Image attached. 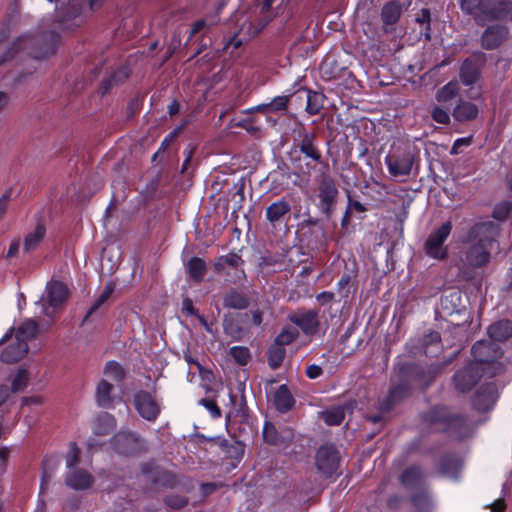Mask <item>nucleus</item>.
Segmentation results:
<instances>
[{
  "label": "nucleus",
  "mask_w": 512,
  "mask_h": 512,
  "mask_svg": "<svg viewBox=\"0 0 512 512\" xmlns=\"http://www.w3.org/2000/svg\"><path fill=\"white\" fill-rule=\"evenodd\" d=\"M499 234V227L493 221H480L468 230L467 244L462 259L468 269H480L489 264L491 252Z\"/></svg>",
  "instance_id": "nucleus-1"
},
{
  "label": "nucleus",
  "mask_w": 512,
  "mask_h": 512,
  "mask_svg": "<svg viewBox=\"0 0 512 512\" xmlns=\"http://www.w3.org/2000/svg\"><path fill=\"white\" fill-rule=\"evenodd\" d=\"M424 422L436 431L447 433L455 439L469 437L474 430L471 421L463 414L446 407H433L423 415Z\"/></svg>",
  "instance_id": "nucleus-2"
},
{
  "label": "nucleus",
  "mask_w": 512,
  "mask_h": 512,
  "mask_svg": "<svg viewBox=\"0 0 512 512\" xmlns=\"http://www.w3.org/2000/svg\"><path fill=\"white\" fill-rule=\"evenodd\" d=\"M299 143H295L289 152V159L294 169L302 175L310 176L318 164L322 163V154L316 144L314 132L303 126L298 130Z\"/></svg>",
  "instance_id": "nucleus-3"
},
{
  "label": "nucleus",
  "mask_w": 512,
  "mask_h": 512,
  "mask_svg": "<svg viewBox=\"0 0 512 512\" xmlns=\"http://www.w3.org/2000/svg\"><path fill=\"white\" fill-rule=\"evenodd\" d=\"M283 0H263L259 15L244 16L240 24V31L248 38L255 37L277 15V9Z\"/></svg>",
  "instance_id": "nucleus-4"
},
{
  "label": "nucleus",
  "mask_w": 512,
  "mask_h": 512,
  "mask_svg": "<svg viewBox=\"0 0 512 512\" xmlns=\"http://www.w3.org/2000/svg\"><path fill=\"white\" fill-rule=\"evenodd\" d=\"M415 154L408 145L393 147L392 151L385 157L390 175L393 177L408 176L413 167Z\"/></svg>",
  "instance_id": "nucleus-5"
},
{
  "label": "nucleus",
  "mask_w": 512,
  "mask_h": 512,
  "mask_svg": "<svg viewBox=\"0 0 512 512\" xmlns=\"http://www.w3.org/2000/svg\"><path fill=\"white\" fill-rule=\"evenodd\" d=\"M452 231V223L446 221L434 229L424 242L425 254L436 260H444L447 257L448 248L444 245Z\"/></svg>",
  "instance_id": "nucleus-6"
},
{
  "label": "nucleus",
  "mask_w": 512,
  "mask_h": 512,
  "mask_svg": "<svg viewBox=\"0 0 512 512\" xmlns=\"http://www.w3.org/2000/svg\"><path fill=\"white\" fill-rule=\"evenodd\" d=\"M338 194L339 192L335 181L329 175L323 174L319 182L318 198L319 208L327 217H329L334 210Z\"/></svg>",
  "instance_id": "nucleus-7"
},
{
  "label": "nucleus",
  "mask_w": 512,
  "mask_h": 512,
  "mask_svg": "<svg viewBox=\"0 0 512 512\" xmlns=\"http://www.w3.org/2000/svg\"><path fill=\"white\" fill-rule=\"evenodd\" d=\"M68 298V288L59 281H52L46 287V300L42 303L43 313L52 318L55 310Z\"/></svg>",
  "instance_id": "nucleus-8"
},
{
  "label": "nucleus",
  "mask_w": 512,
  "mask_h": 512,
  "mask_svg": "<svg viewBox=\"0 0 512 512\" xmlns=\"http://www.w3.org/2000/svg\"><path fill=\"white\" fill-rule=\"evenodd\" d=\"M340 457L333 445L321 446L315 456L317 469L327 477L337 474Z\"/></svg>",
  "instance_id": "nucleus-9"
},
{
  "label": "nucleus",
  "mask_w": 512,
  "mask_h": 512,
  "mask_svg": "<svg viewBox=\"0 0 512 512\" xmlns=\"http://www.w3.org/2000/svg\"><path fill=\"white\" fill-rule=\"evenodd\" d=\"M512 12L511 0H485L480 25L487 22L499 21Z\"/></svg>",
  "instance_id": "nucleus-10"
},
{
  "label": "nucleus",
  "mask_w": 512,
  "mask_h": 512,
  "mask_svg": "<svg viewBox=\"0 0 512 512\" xmlns=\"http://www.w3.org/2000/svg\"><path fill=\"white\" fill-rule=\"evenodd\" d=\"M289 320L307 336L315 335L320 329L319 312L316 310H298L289 316Z\"/></svg>",
  "instance_id": "nucleus-11"
},
{
  "label": "nucleus",
  "mask_w": 512,
  "mask_h": 512,
  "mask_svg": "<svg viewBox=\"0 0 512 512\" xmlns=\"http://www.w3.org/2000/svg\"><path fill=\"white\" fill-rule=\"evenodd\" d=\"M134 406L138 413L148 421H154L160 414V406L147 391L141 390L134 395Z\"/></svg>",
  "instance_id": "nucleus-12"
},
{
  "label": "nucleus",
  "mask_w": 512,
  "mask_h": 512,
  "mask_svg": "<svg viewBox=\"0 0 512 512\" xmlns=\"http://www.w3.org/2000/svg\"><path fill=\"white\" fill-rule=\"evenodd\" d=\"M480 374L475 364L470 363L457 371L453 377L455 388L460 392L470 391L478 382Z\"/></svg>",
  "instance_id": "nucleus-13"
},
{
  "label": "nucleus",
  "mask_w": 512,
  "mask_h": 512,
  "mask_svg": "<svg viewBox=\"0 0 512 512\" xmlns=\"http://www.w3.org/2000/svg\"><path fill=\"white\" fill-rule=\"evenodd\" d=\"M426 473L419 465H411L403 470L399 476V481L406 489L418 490L421 487H428L425 483Z\"/></svg>",
  "instance_id": "nucleus-14"
},
{
  "label": "nucleus",
  "mask_w": 512,
  "mask_h": 512,
  "mask_svg": "<svg viewBox=\"0 0 512 512\" xmlns=\"http://www.w3.org/2000/svg\"><path fill=\"white\" fill-rule=\"evenodd\" d=\"M497 400V389L493 383H486L479 387L473 397V407L481 412L490 410Z\"/></svg>",
  "instance_id": "nucleus-15"
},
{
  "label": "nucleus",
  "mask_w": 512,
  "mask_h": 512,
  "mask_svg": "<svg viewBox=\"0 0 512 512\" xmlns=\"http://www.w3.org/2000/svg\"><path fill=\"white\" fill-rule=\"evenodd\" d=\"M474 360L478 363H490L500 357L499 346L491 341H477L471 349Z\"/></svg>",
  "instance_id": "nucleus-16"
},
{
  "label": "nucleus",
  "mask_w": 512,
  "mask_h": 512,
  "mask_svg": "<svg viewBox=\"0 0 512 512\" xmlns=\"http://www.w3.org/2000/svg\"><path fill=\"white\" fill-rule=\"evenodd\" d=\"M262 434L264 441L271 445L287 444L294 438V433L290 428L284 427L278 430L275 425L270 422H265Z\"/></svg>",
  "instance_id": "nucleus-17"
},
{
  "label": "nucleus",
  "mask_w": 512,
  "mask_h": 512,
  "mask_svg": "<svg viewBox=\"0 0 512 512\" xmlns=\"http://www.w3.org/2000/svg\"><path fill=\"white\" fill-rule=\"evenodd\" d=\"M508 29L501 25H492L484 30L481 36L482 47L493 50L499 47L507 38Z\"/></svg>",
  "instance_id": "nucleus-18"
},
{
  "label": "nucleus",
  "mask_w": 512,
  "mask_h": 512,
  "mask_svg": "<svg viewBox=\"0 0 512 512\" xmlns=\"http://www.w3.org/2000/svg\"><path fill=\"white\" fill-rule=\"evenodd\" d=\"M401 14L402 7L397 1H390L384 4L380 16L385 33H391L395 30V25L399 21Z\"/></svg>",
  "instance_id": "nucleus-19"
},
{
  "label": "nucleus",
  "mask_w": 512,
  "mask_h": 512,
  "mask_svg": "<svg viewBox=\"0 0 512 512\" xmlns=\"http://www.w3.org/2000/svg\"><path fill=\"white\" fill-rule=\"evenodd\" d=\"M93 482V476L85 469H72L65 475V484L74 490L89 489Z\"/></svg>",
  "instance_id": "nucleus-20"
},
{
  "label": "nucleus",
  "mask_w": 512,
  "mask_h": 512,
  "mask_svg": "<svg viewBox=\"0 0 512 512\" xmlns=\"http://www.w3.org/2000/svg\"><path fill=\"white\" fill-rule=\"evenodd\" d=\"M478 114V107L474 103L463 99L458 100L452 112L454 119L461 123L476 119Z\"/></svg>",
  "instance_id": "nucleus-21"
},
{
  "label": "nucleus",
  "mask_w": 512,
  "mask_h": 512,
  "mask_svg": "<svg viewBox=\"0 0 512 512\" xmlns=\"http://www.w3.org/2000/svg\"><path fill=\"white\" fill-rule=\"evenodd\" d=\"M409 500L416 512H431L433 509L432 496L428 487H421L411 493Z\"/></svg>",
  "instance_id": "nucleus-22"
},
{
  "label": "nucleus",
  "mask_w": 512,
  "mask_h": 512,
  "mask_svg": "<svg viewBox=\"0 0 512 512\" xmlns=\"http://www.w3.org/2000/svg\"><path fill=\"white\" fill-rule=\"evenodd\" d=\"M481 76L479 65L471 60L465 59L460 67L459 77L460 81L464 86H472L475 84Z\"/></svg>",
  "instance_id": "nucleus-23"
},
{
  "label": "nucleus",
  "mask_w": 512,
  "mask_h": 512,
  "mask_svg": "<svg viewBox=\"0 0 512 512\" xmlns=\"http://www.w3.org/2000/svg\"><path fill=\"white\" fill-rule=\"evenodd\" d=\"M410 390L411 387L407 383H400L391 387L386 399L381 404V410L389 411L396 403L408 397Z\"/></svg>",
  "instance_id": "nucleus-24"
},
{
  "label": "nucleus",
  "mask_w": 512,
  "mask_h": 512,
  "mask_svg": "<svg viewBox=\"0 0 512 512\" xmlns=\"http://www.w3.org/2000/svg\"><path fill=\"white\" fill-rule=\"evenodd\" d=\"M250 304L248 296L237 289H230L223 296V306L225 308L244 310Z\"/></svg>",
  "instance_id": "nucleus-25"
},
{
  "label": "nucleus",
  "mask_w": 512,
  "mask_h": 512,
  "mask_svg": "<svg viewBox=\"0 0 512 512\" xmlns=\"http://www.w3.org/2000/svg\"><path fill=\"white\" fill-rule=\"evenodd\" d=\"M488 335L491 342H502L512 336V322L507 319L500 320L488 327Z\"/></svg>",
  "instance_id": "nucleus-26"
},
{
  "label": "nucleus",
  "mask_w": 512,
  "mask_h": 512,
  "mask_svg": "<svg viewBox=\"0 0 512 512\" xmlns=\"http://www.w3.org/2000/svg\"><path fill=\"white\" fill-rule=\"evenodd\" d=\"M28 344L25 342L11 343L1 353V360L5 363H14L22 359L28 352Z\"/></svg>",
  "instance_id": "nucleus-27"
},
{
  "label": "nucleus",
  "mask_w": 512,
  "mask_h": 512,
  "mask_svg": "<svg viewBox=\"0 0 512 512\" xmlns=\"http://www.w3.org/2000/svg\"><path fill=\"white\" fill-rule=\"evenodd\" d=\"M136 436L128 432H120L112 439L114 449L121 454H130L136 445Z\"/></svg>",
  "instance_id": "nucleus-28"
},
{
  "label": "nucleus",
  "mask_w": 512,
  "mask_h": 512,
  "mask_svg": "<svg viewBox=\"0 0 512 512\" xmlns=\"http://www.w3.org/2000/svg\"><path fill=\"white\" fill-rule=\"evenodd\" d=\"M291 211V206L285 199L270 204L266 209V219L274 224Z\"/></svg>",
  "instance_id": "nucleus-29"
},
{
  "label": "nucleus",
  "mask_w": 512,
  "mask_h": 512,
  "mask_svg": "<svg viewBox=\"0 0 512 512\" xmlns=\"http://www.w3.org/2000/svg\"><path fill=\"white\" fill-rule=\"evenodd\" d=\"M273 402L280 412L289 411L294 405V398L286 385H281L274 393Z\"/></svg>",
  "instance_id": "nucleus-30"
},
{
  "label": "nucleus",
  "mask_w": 512,
  "mask_h": 512,
  "mask_svg": "<svg viewBox=\"0 0 512 512\" xmlns=\"http://www.w3.org/2000/svg\"><path fill=\"white\" fill-rule=\"evenodd\" d=\"M485 0H458L463 14L471 16L477 24L481 23V15Z\"/></svg>",
  "instance_id": "nucleus-31"
},
{
  "label": "nucleus",
  "mask_w": 512,
  "mask_h": 512,
  "mask_svg": "<svg viewBox=\"0 0 512 512\" xmlns=\"http://www.w3.org/2000/svg\"><path fill=\"white\" fill-rule=\"evenodd\" d=\"M113 385L106 379H102L96 386L95 398L99 406L107 408L112 404Z\"/></svg>",
  "instance_id": "nucleus-32"
},
{
  "label": "nucleus",
  "mask_w": 512,
  "mask_h": 512,
  "mask_svg": "<svg viewBox=\"0 0 512 512\" xmlns=\"http://www.w3.org/2000/svg\"><path fill=\"white\" fill-rule=\"evenodd\" d=\"M38 331V324L33 319L25 320L16 330L15 340L18 342H25L28 344L29 340L36 337Z\"/></svg>",
  "instance_id": "nucleus-33"
},
{
  "label": "nucleus",
  "mask_w": 512,
  "mask_h": 512,
  "mask_svg": "<svg viewBox=\"0 0 512 512\" xmlns=\"http://www.w3.org/2000/svg\"><path fill=\"white\" fill-rule=\"evenodd\" d=\"M460 86L456 80H452L437 90L435 99L438 103L448 104L459 94Z\"/></svg>",
  "instance_id": "nucleus-34"
},
{
  "label": "nucleus",
  "mask_w": 512,
  "mask_h": 512,
  "mask_svg": "<svg viewBox=\"0 0 512 512\" xmlns=\"http://www.w3.org/2000/svg\"><path fill=\"white\" fill-rule=\"evenodd\" d=\"M46 234V228L44 224L38 223L35 229L28 233L24 239V250L30 252L35 250L42 242Z\"/></svg>",
  "instance_id": "nucleus-35"
},
{
  "label": "nucleus",
  "mask_w": 512,
  "mask_h": 512,
  "mask_svg": "<svg viewBox=\"0 0 512 512\" xmlns=\"http://www.w3.org/2000/svg\"><path fill=\"white\" fill-rule=\"evenodd\" d=\"M187 270L191 279L199 283L204 279L207 265L202 258L192 257L187 262Z\"/></svg>",
  "instance_id": "nucleus-36"
},
{
  "label": "nucleus",
  "mask_w": 512,
  "mask_h": 512,
  "mask_svg": "<svg viewBox=\"0 0 512 512\" xmlns=\"http://www.w3.org/2000/svg\"><path fill=\"white\" fill-rule=\"evenodd\" d=\"M243 264L244 261L241 256L237 253L231 252L217 258L213 264V267L216 272L220 273L225 270L226 265L237 269Z\"/></svg>",
  "instance_id": "nucleus-37"
},
{
  "label": "nucleus",
  "mask_w": 512,
  "mask_h": 512,
  "mask_svg": "<svg viewBox=\"0 0 512 512\" xmlns=\"http://www.w3.org/2000/svg\"><path fill=\"white\" fill-rule=\"evenodd\" d=\"M306 94V112L310 115H316L323 108V94L304 89Z\"/></svg>",
  "instance_id": "nucleus-38"
},
{
  "label": "nucleus",
  "mask_w": 512,
  "mask_h": 512,
  "mask_svg": "<svg viewBox=\"0 0 512 512\" xmlns=\"http://www.w3.org/2000/svg\"><path fill=\"white\" fill-rule=\"evenodd\" d=\"M422 346L426 355H436L441 350V336L436 331L426 334L422 340Z\"/></svg>",
  "instance_id": "nucleus-39"
},
{
  "label": "nucleus",
  "mask_w": 512,
  "mask_h": 512,
  "mask_svg": "<svg viewBox=\"0 0 512 512\" xmlns=\"http://www.w3.org/2000/svg\"><path fill=\"white\" fill-rule=\"evenodd\" d=\"M345 406H336L331 409L322 411L321 418L327 425H339L345 418Z\"/></svg>",
  "instance_id": "nucleus-40"
},
{
  "label": "nucleus",
  "mask_w": 512,
  "mask_h": 512,
  "mask_svg": "<svg viewBox=\"0 0 512 512\" xmlns=\"http://www.w3.org/2000/svg\"><path fill=\"white\" fill-rule=\"evenodd\" d=\"M115 429V418L105 413L99 416L96 420L94 432L97 435H107Z\"/></svg>",
  "instance_id": "nucleus-41"
},
{
  "label": "nucleus",
  "mask_w": 512,
  "mask_h": 512,
  "mask_svg": "<svg viewBox=\"0 0 512 512\" xmlns=\"http://www.w3.org/2000/svg\"><path fill=\"white\" fill-rule=\"evenodd\" d=\"M416 23L421 25L420 33L427 41L431 40V12L428 8L421 9L415 16Z\"/></svg>",
  "instance_id": "nucleus-42"
},
{
  "label": "nucleus",
  "mask_w": 512,
  "mask_h": 512,
  "mask_svg": "<svg viewBox=\"0 0 512 512\" xmlns=\"http://www.w3.org/2000/svg\"><path fill=\"white\" fill-rule=\"evenodd\" d=\"M286 350L280 345L272 344L268 349V364L271 369L279 368L285 358Z\"/></svg>",
  "instance_id": "nucleus-43"
},
{
  "label": "nucleus",
  "mask_w": 512,
  "mask_h": 512,
  "mask_svg": "<svg viewBox=\"0 0 512 512\" xmlns=\"http://www.w3.org/2000/svg\"><path fill=\"white\" fill-rule=\"evenodd\" d=\"M114 291V286L111 283H108L105 287L100 296L94 301L92 306L87 311L84 320L87 321L89 318L96 313V311L111 297L112 293Z\"/></svg>",
  "instance_id": "nucleus-44"
},
{
  "label": "nucleus",
  "mask_w": 512,
  "mask_h": 512,
  "mask_svg": "<svg viewBox=\"0 0 512 512\" xmlns=\"http://www.w3.org/2000/svg\"><path fill=\"white\" fill-rule=\"evenodd\" d=\"M104 374L115 382H121L125 378L123 367L115 361H109L105 364Z\"/></svg>",
  "instance_id": "nucleus-45"
},
{
  "label": "nucleus",
  "mask_w": 512,
  "mask_h": 512,
  "mask_svg": "<svg viewBox=\"0 0 512 512\" xmlns=\"http://www.w3.org/2000/svg\"><path fill=\"white\" fill-rule=\"evenodd\" d=\"M70 12L67 13L64 17L59 19V22L65 27V28H72L74 26H78L83 22V19L80 15L78 7L73 4L70 7Z\"/></svg>",
  "instance_id": "nucleus-46"
},
{
  "label": "nucleus",
  "mask_w": 512,
  "mask_h": 512,
  "mask_svg": "<svg viewBox=\"0 0 512 512\" xmlns=\"http://www.w3.org/2000/svg\"><path fill=\"white\" fill-rule=\"evenodd\" d=\"M80 454L81 450L78 447V445L75 442H71L69 450L65 455L66 467L67 469H69V471L77 468L76 466L79 464L80 461Z\"/></svg>",
  "instance_id": "nucleus-47"
},
{
  "label": "nucleus",
  "mask_w": 512,
  "mask_h": 512,
  "mask_svg": "<svg viewBox=\"0 0 512 512\" xmlns=\"http://www.w3.org/2000/svg\"><path fill=\"white\" fill-rule=\"evenodd\" d=\"M299 333L295 328L288 327L284 328L281 333L276 337L274 344L284 347L291 344L297 339Z\"/></svg>",
  "instance_id": "nucleus-48"
},
{
  "label": "nucleus",
  "mask_w": 512,
  "mask_h": 512,
  "mask_svg": "<svg viewBox=\"0 0 512 512\" xmlns=\"http://www.w3.org/2000/svg\"><path fill=\"white\" fill-rule=\"evenodd\" d=\"M29 380L28 371L26 369H19L14 379L12 380L11 391L14 393L23 391Z\"/></svg>",
  "instance_id": "nucleus-49"
},
{
  "label": "nucleus",
  "mask_w": 512,
  "mask_h": 512,
  "mask_svg": "<svg viewBox=\"0 0 512 512\" xmlns=\"http://www.w3.org/2000/svg\"><path fill=\"white\" fill-rule=\"evenodd\" d=\"M229 353L231 357L236 361V363L241 366L246 365L251 358L249 349L247 347L234 346L230 348Z\"/></svg>",
  "instance_id": "nucleus-50"
},
{
  "label": "nucleus",
  "mask_w": 512,
  "mask_h": 512,
  "mask_svg": "<svg viewBox=\"0 0 512 512\" xmlns=\"http://www.w3.org/2000/svg\"><path fill=\"white\" fill-rule=\"evenodd\" d=\"M512 209V204L509 201H503L495 205L492 216L494 219L503 221L505 220Z\"/></svg>",
  "instance_id": "nucleus-51"
},
{
  "label": "nucleus",
  "mask_w": 512,
  "mask_h": 512,
  "mask_svg": "<svg viewBox=\"0 0 512 512\" xmlns=\"http://www.w3.org/2000/svg\"><path fill=\"white\" fill-rule=\"evenodd\" d=\"M431 117L435 122L439 124L447 125L450 123L449 112L440 106L433 107L431 111Z\"/></svg>",
  "instance_id": "nucleus-52"
},
{
  "label": "nucleus",
  "mask_w": 512,
  "mask_h": 512,
  "mask_svg": "<svg viewBox=\"0 0 512 512\" xmlns=\"http://www.w3.org/2000/svg\"><path fill=\"white\" fill-rule=\"evenodd\" d=\"M199 404L204 406L211 414L213 418H220L222 413L221 409L217 405L216 401L212 398H203L199 401Z\"/></svg>",
  "instance_id": "nucleus-53"
},
{
  "label": "nucleus",
  "mask_w": 512,
  "mask_h": 512,
  "mask_svg": "<svg viewBox=\"0 0 512 512\" xmlns=\"http://www.w3.org/2000/svg\"><path fill=\"white\" fill-rule=\"evenodd\" d=\"M289 96H277L270 102V112L285 111L288 107Z\"/></svg>",
  "instance_id": "nucleus-54"
},
{
  "label": "nucleus",
  "mask_w": 512,
  "mask_h": 512,
  "mask_svg": "<svg viewBox=\"0 0 512 512\" xmlns=\"http://www.w3.org/2000/svg\"><path fill=\"white\" fill-rule=\"evenodd\" d=\"M233 126L245 129L248 133H256L259 128L254 126V119L251 117L243 118L240 120L233 119Z\"/></svg>",
  "instance_id": "nucleus-55"
},
{
  "label": "nucleus",
  "mask_w": 512,
  "mask_h": 512,
  "mask_svg": "<svg viewBox=\"0 0 512 512\" xmlns=\"http://www.w3.org/2000/svg\"><path fill=\"white\" fill-rule=\"evenodd\" d=\"M407 373L415 381H419L420 383L426 381V372L422 367L418 365H409L407 367Z\"/></svg>",
  "instance_id": "nucleus-56"
},
{
  "label": "nucleus",
  "mask_w": 512,
  "mask_h": 512,
  "mask_svg": "<svg viewBox=\"0 0 512 512\" xmlns=\"http://www.w3.org/2000/svg\"><path fill=\"white\" fill-rule=\"evenodd\" d=\"M165 503L171 508L180 509L188 503V500L183 496L169 495L165 498Z\"/></svg>",
  "instance_id": "nucleus-57"
},
{
  "label": "nucleus",
  "mask_w": 512,
  "mask_h": 512,
  "mask_svg": "<svg viewBox=\"0 0 512 512\" xmlns=\"http://www.w3.org/2000/svg\"><path fill=\"white\" fill-rule=\"evenodd\" d=\"M129 76V69L126 66H121L117 70H115L112 74H110V77L113 79L114 84H121L123 83Z\"/></svg>",
  "instance_id": "nucleus-58"
},
{
  "label": "nucleus",
  "mask_w": 512,
  "mask_h": 512,
  "mask_svg": "<svg viewBox=\"0 0 512 512\" xmlns=\"http://www.w3.org/2000/svg\"><path fill=\"white\" fill-rule=\"evenodd\" d=\"M305 373L309 379H316L322 375L323 370L319 365L311 364L307 366Z\"/></svg>",
  "instance_id": "nucleus-59"
},
{
  "label": "nucleus",
  "mask_w": 512,
  "mask_h": 512,
  "mask_svg": "<svg viewBox=\"0 0 512 512\" xmlns=\"http://www.w3.org/2000/svg\"><path fill=\"white\" fill-rule=\"evenodd\" d=\"M114 86H117V84L113 83V79L110 77V75L106 78H104L101 81L99 92L101 95L107 94Z\"/></svg>",
  "instance_id": "nucleus-60"
},
{
  "label": "nucleus",
  "mask_w": 512,
  "mask_h": 512,
  "mask_svg": "<svg viewBox=\"0 0 512 512\" xmlns=\"http://www.w3.org/2000/svg\"><path fill=\"white\" fill-rule=\"evenodd\" d=\"M242 37L239 38L238 35H234L230 40L229 42L227 43V45L225 46V48H228L230 45L233 46L234 49H238L242 44H243V41H247L249 40L250 38H248L247 36H245L244 34L241 33V31L239 30L238 32Z\"/></svg>",
  "instance_id": "nucleus-61"
},
{
  "label": "nucleus",
  "mask_w": 512,
  "mask_h": 512,
  "mask_svg": "<svg viewBox=\"0 0 512 512\" xmlns=\"http://www.w3.org/2000/svg\"><path fill=\"white\" fill-rule=\"evenodd\" d=\"M12 190L8 189L1 197H0V218L5 214L8 206V202L11 198Z\"/></svg>",
  "instance_id": "nucleus-62"
},
{
  "label": "nucleus",
  "mask_w": 512,
  "mask_h": 512,
  "mask_svg": "<svg viewBox=\"0 0 512 512\" xmlns=\"http://www.w3.org/2000/svg\"><path fill=\"white\" fill-rule=\"evenodd\" d=\"M334 298V293L329 291H323L316 296V300L322 305L332 302Z\"/></svg>",
  "instance_id": "nucleus-63"
},
{
  "label": "nucleus",
  "mask_w": 512,
  "mask_h": 512,
  "mask_svg": "<svg viewBox=\"0 0 512 512\" xmlns=\"http://www.w3.org/2000/svg\"><path fill=\"white\" fill-rule=\"evenodd\" d=\"M470 144H471V137L459 138L454 142L450 153L457 154L459 147L469 146Z\"/></svg>",
  "instance_id": "nucleus-64"
}]
</instances>
